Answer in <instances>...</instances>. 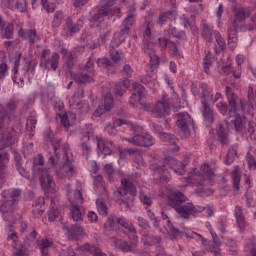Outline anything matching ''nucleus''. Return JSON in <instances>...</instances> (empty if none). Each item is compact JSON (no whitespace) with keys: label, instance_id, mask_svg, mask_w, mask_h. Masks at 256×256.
<instances>
[{"label":"nucleus","instance_id":"obj_33","mask_svg":"<svg viewBox=\"0 0 256 256\" xmlns=\"http://www.w3.org/2000/svg\"><path fill=\"white\" fill-rule=\"evenodd\" d=\"M235 217L238 228L240 231H243V229H245V216H243V208H241V206L235 207Z\"/></svg>","mask_w":256,"mask_h":256},{"label":"nucleus","instance_id":"obj_3","mask_svg":"<svg viewBox=\"0 0 256 256\" xmlns=\"http://www.w3.org/2000/svg\"><path fill=\"white\" fill-rule=\"evenodd\" d=\"M249 17V11L242 8L235 13L234 20L232 21V26L228 28V41L229 43H237V33L241 31V25Z\"/></svg>","mask_w":256,"mask_h":256},{"label":"nucleus","instance_id":"obj_21","mask_svg":"<svg viewBox=\"0 0 256 256\" xmlns=\"http://www.w3.org/2000/svg\"><path fill=\"white\" fill-rule=\"evenodd\" d=\"M15 27L12 23H5L3 17L0 16V31L2 39H13V31Z\"/></svg>","mask_w":256,"mask_h":256},{"label":"nucleus","instance_id":"obj_12","mask_svg":"<svg viewBox=\"0 0 256 256\" xmlns=\"http://www.w3.org/2000/svg\"><path fill=\"white\" fill-rule=\"evenodd\" d=\"M38 175L40 177V184L43 191H45V193H53V191H55V182L53 181L51 174H49V170L45 169Z\"/></svg>","mask_w":256,"mask_h":256},{"label":"nucleus","instance_id":"obj_49","mask_svg":"<svg viewBox=\"0 0 256 256\" xmlns=\"http://www.w3.org/2000/svg\"><path fill=\"white\" fill-rule=\"evenodd\" d=\"M232 181L233 187L236 191H239V185L241 183V173H239V169L235 168L232 173Z\"/></svg>","mask_w":256,"mask_h":256},{"label":"nucleus","instance_id":"obj_8","mask_svg":"<svg viewBox=\"0 0 256 256\" xmlns=\"http://www.w3.org/2000/svg\"><path fill=\"white\" fill-rule=\"evenodd\" d=\"M115 5V0H109L106 2L104 6H101L98 9V12L93 15V21H98L101 23L103 21V17H113V15H119L121 13V9L119 8H111Z\"/></svg>","mask_w":256,"mask_h":256},{"label":"nucleus","instance_id":"obj_4","mask_svg":"<svg viewBox=\"0 0 256 256\" xmlns=\"http://www.w3.org/2000/svg\"><path fill=\"white\" fill-rule=\"evenodd\" d=\"M135 8H130L127 12V17L123 21L124 27L119 31L114 33L112 43L115 47H119L123 41H125V36L129 35V31H131V27H133V23H135Z\"/></svg>","mask_w":256,"mask_h":256},{"label":"nucleus","instance_id":"obj_23","mask_svg":"<svg viewBox=\"0 0 256 256\" xmlns=\"http://www.w3.org/2000/svg\"><path fill=\"white\" fill-rule=\"evenodd\" d=\"M9 163V154L1 153L0 154V189L3 188V181L7 176V164Z\"/></svg>","mask_w":256,"mask_h":256},{"label":"nucleus","instance_id":"obj_28","mask_svg":"<svg viewBox=\"0 0 256 256\" xmlns=\"http://www.w3.org/2000/svg\"><path fill=\"white\" fill-rule=\"evenodd\" d=\"M216 133L221 145H229V134L222 124L217 125Z\"/></svg>","mask_w":256,"mask_h":256},{"label":"nucleus","instance_id":"obj_46","mask_svg":"<svg viewBox=\"0 0 256 256\" xmlns=\"http://www.w3.org/2000/svg\"><path fill=\"white\" fill-rule=\"evenodd\" d=\"M168 32L170 35H173L175 39H178L179 41H187V34H185V31H179L177 28L172 27L169 28Z\"/></svg>","mask_w":256,"mask_h":256},{"label":"nucleus","instance_id":"obj_36","mask_svg":"<svg viewBox=\"0 0 256 256\" xmlns=\"http://www.w3.org/2000/svg\"><path fill=\"white\" fill-rule=\"evenodd\" d=\"M43 165H45V161L43 160V157L41 155H38L37 158L33 161V172L37 173L39 175L47 168H43Z\"/></svg>","mask_w":256,"mask_h":256},{"label":"nucleus","instance_id":"obj_54","mask_svg":"<svg viewBox=\"0 0 256 256\" xmlns=\"http://www.w3.org/2000/svg\"><path fill=\"white\" fill-rule=\"evenodd\" d=\"M211 65H213V61L211 60V52H208L204 57V61H203L204 73L206 74L209 73V67H211Z\"/></svg>","mask_w":256,"mask_h":256},{"label":"nucleus","instance_id":"obj_55","mask_svg":"<svg viewBox=\"0 0 256 256\" xmlns=\"http://www.w3.org/2000/svg\"><path fill=\"white\" fill-rule=\"evenodd\" d=\"M9 117L5 110V105L0 103V125H5V121H9Z\"/></svg>","mask_w":256,"mask_h":256},{"label":"nucleus","instance_id":"obj_52","mask_svg":"<svg viewBox=\"0 0 256 256\" xmlns=\"http://www.w3.org/2000/svg\"><path fill=\"white\" fill-rule=\"evenodd\" d=\"M61 21H63V11L58 10L54 14V19L52 21V27L57 28L61 25Z\"/></svg>","mask_w":256,"mask_h":256},{"label":"nucleus","instance_id":"obj_32","mask_svg":"<svg viewBox=\"0 0 256 256\" xmlns=\"http://www.w3.org/2000/svg\"><path fill=\"white\" fill-rule=\"evenodd\" d=\"M6 113L8 114V117H11L15 111H17V108L19 107V100L12 98L6 102L4 105Z\"/></svg>","mask_w":256,"mask_h":256},{"label":"nucleus","instance_id":"obj_56","mask_svg":"<svg viewBox=\"0 0 256 256\" xmlns=\"http://www.w3.org/2000/svg\"><path fill=\"white\" fill-rule=\"evenodd\" d=\"M236 155H237V150H235V148H230L226 155V160H225L226 165H231Z\"/></svg>","mask_w":256,"mask_h":256},{"label":"nucleus","instance_id":"obj_42","mask_svg":"<svg viewBox=\"0 0 256 256\" xmlns=\"http://www.w3.org/2000/svg\"><path fill=\"white\" fill-rule=\"evenodd\" d=\"M152 171H155L156 173H165L167 171V158H165L164 161H160L158 163H153L151 165Z\"/></svg>","mask_w":256,"mask_h":256},{"label":"nucleus","instance_id":"obj_7","mask_svg":"<svg viewBox=\"0 0 256 256\" xmlns=\"http://www.w3.org/2000/svg\"><path fill=\"white\" fill-rule=\"evenodd\" d=\"M15 200H5L0 206V213L4 221H7L8 227L11 229L17 223V216L13 213L15 211Z\"/></svg>","mask_w":256,"mask_h":256},{"label":"nucleus","instance_id":"obj_26","mask_svg":"<svg viewBox=\"0 0 256 256\" xmlns=\"http://www.w3.org/2000/svg\"><path fill=\"white\" fill-rule=\"evenodd\" d=\"M155 145V138L150 134H138V147H151Z\"/></svg>","mask_w":256,"mask_h":256},{"label":"nucleus","instance_id":"obj_37","mask_svg":"<svg viewBox=\"0 0 256 256\" xmlns=\"http://www.w3.org/2000/svg\"><path fill=\"white\" fill-rule=\"evenodd\" d=\"M37 125V112L32 111L27 118L26 129L27 131H35Z\"/></svg>","mask_w":256,"mask_h":256},{"label":"nucleus","instance_id":"obj_20","mask_svg":"<svg viewBox=\"0 0 256 256\" xmlns=\"http://www.w3.org/2000/svg\"><path fill=\"white\" fill-rule=\"evenodd\" d=\"M133 94L130 97V103H140V101L142 99H145L146 95H145V87L139 83H134L133 84Z\"/></svg>","mask_w":256,"mask_h":256},{"label":"nucleus","instance_id":"obj_43","mask_svg":"<svg viewBox=\"0 0 256 256\" xmlns=\"http://www.w3.org/2000/svg\"><path fill=\"white\" fill-rule=\"evenodd\" d=\"M65 25H66V29L67 31H69L70 35H75V33H79L80 28L77 27L76 24L73 23V19L71 17H68L65 20Z\"/></svg>","mask_w":256,"mask_h":256},{"label":"nucleus","instance_id":"obj_25","mask_svg":"<svg viewBox=\"0 0 256 256\" xmlns=\"http://www.w3.org/2000/svg\"><path fill=\"white\" fill-rule=\"evenodd\" d=\"M202 105V117L208 122L213 123L215 121V114H213V109H211V106H209V103L205 101V99L201 100Z\"/></svg>","mask_w":256,"mask_h":256},{"label":"nucleus","instance_id":"obj_9","mask_svg":"<svg viewBox=\"0 0 256 256\" xmlns=\"http://www.w3.org/2000/svg\"><path fill=\"white\" fill-rule=\"evenodd\" d=\"M133 242L129 244V242L121 239H116L114 238L113 243L117 249H120L122 253H137V245H138V240H137V235L133 234L132 235Z\"/></svg>","mask_w":256,"mask_h":256},{"label":"nucleus","instance_id":"obj_35","mask_svg":"<svg viewBox=\"0 0 256 256\" xmlns=\"http://www.w3.org/2000/svg\"><path fill=\"white\" fill-rule=\"evenodd\" d=\"M97 147H98V155H111V148L105 145V140L103 138H97Z\"/></svg>","mask_w":256,"mask_h":256},{"label":"nucleus","instance_id":"obj_63","mask_svg":"<svg viewBox=\"0 0 256 256\" xmlns=\"http://www.w3.org/2000/svg\"><path fill=\"white\" fill-rule=\"evenodd\" d=\"M246 161L248 163V167H255V169H256L255 156L251 152L247 153Z\"/></svg>","mask_w":256,"mask_h":256},{"label":"nucleus","instance_id":"obj_57","mask_svg":"<svg viewBox=\"0 0 256 256\" xmlns=\"http://www.w3.org/2000/svg\"><path fill=\"white\" fill-rule=\"evenodd\" d=\"M20 11V13H25L27 11V0H16L15 8Z\"/></svg>","mask_w":256,"mask_h":256},{"label":"nucleus","instance_id":"obj_48","mask_svg":"<svg viewBox=\"0 0 256 256\" xmlns=\"http://www.w3.org/2000/svg\"><path fill=\"white\" fill-rule=\"evenodd\" d=\"M215 39L218 45V48L216 49V53H221L227 45L225 44V39L221 36V33L214 31Z\"/></svg>","mask_w":256,"mask_h":256},{"label":"nucleus","instance_id":"obj_27","mask_svg":"<svg viewBox=\"0 0 256 256\" xmlns=\"http://www.w3.org/2000/svg\"><path fill=\"white\" fill-rule=\"evenodd\" d=\"M77 189L74 192V196L73 197H68V201L70 202L71 206L73 205H83V194L81 193V190H79V188H81V182H77Z\"/></svg>","mask_w":256,"mask_h":256},{"label":"nucleus","instance_id":"obj_40","mask_svg":"<svg viewBox=\"0 0 256 256\" xmlns=\"http://www.w3.org/2000/svg\"><path fill=\"white\" fill-rule=\"evenodd\" d=\"M73 79L78 85H85V83H91L93 81V77L89 74H75Z\"/></svg>","mask_w":256,"mask_h":256},{"label":"nucleus","instance_id":"obj_41","mask_svg":"<svg viewBox=\"0 0 256 256\" xmlns=\"http://www.w3.org/2000/svg\"><path fill=\"white\" fill-rule=\"evenodd\" d=\"M227 99L230 107H232L229 109V115L237 113V100L239 99V96H237V94H231V96H228Z\"/></svg>","mask_w":256,"mask_h":256},{"label":"nucleus","instance_id":"obj_53","mask_svg":"<svg viewBox=\"0 0 256 256\" xmlns=\"http://www.w3.org/2000/svg\"><path fill=\"white\" fill-rule=\"evenodd\" d=\"M16 169H17L19 175H21V177H24V179H31V175L25 169V167H23L21 162H19V161L16 162Z\"/></svg>","mask_w":256,"mask_h":256},{"label":"nucleus","instance_id":"obj_10","mask_svg":"<svg viewBox=\"0 0 256 256\" xmlns=\"http://www.w3.org/2000/svg\"><path fill=\"white\" fill-rule=\"evenodd\" d=\"M176 125L180 131L185 135H189V127H193V118L187 112H180L176 114Z\"/></svg>","mask_w":256,"mask_h":256},{"label":"nucleus","instance_id":"obj_45","mask_svg":"<svg viewBox=\"0 0 256 256\" xmlns=\"http://www.w3.org/2000/svg\"><path fill=\"white\" fill-rule=\"evenodd\" d=\"M96 205L98 213L100 215H103V217H107L109 215V208L107 207V204H105V201H103V199L96 200Z\"/></svg>","mask_w":256,"mask_h":256},{"label":"nucleus","instance_id":"obj_16","mask_svg":"<svg viewBox=\"0 0 256 256\" xmlns=\"http://www.w3.org/2000/svg\"><path fill=\"white\" fill-rule=\"evenodd\" d=\"M80 223L81 222H76L75 224H72L70 229L69 226L65 223L62 224V229L67 232L68 238L72 241L77 240L78 237H81V235H83V226H81Z\"/></svg>","mask_w":256,"mask_h":256},{"label":"nucleus","instance_id":"obj_58","mask_svg":"<svg viewBox=\"0 0 256 256\" xmlns=\"http://www.w3.org/2000/svg\"><path fill=\"white\" fill-rule=\"evenodd\" d=\"M240 107H241L243 113H250L251 111H253L252 101H249V100L247 103H245L243 100H241Z\"/></svg>","mask_w":256,"mask_h":256},{"label":"nucleus","instance_id":"obj_19","mask_svg":"<svg viewBox=\"0 0 256 256\" xmlns=\"http://www.w3.org/2000/svg\"><path fill=\"white\" fill-rule=\"evenodd\" d=\"M167 227L169 229L168 237L171 241H177V239H181L183 235L188 239H193V236H189V234H187L186 232H181L179 229L175 228L173 223H171V221L169 220H168Z\"/></svg>","mask_w":256,"mask_h":256},{"label":"nucleus","instance_id":"obj_2","mask_svg":"<svg viewBox=\"0 0 256 256\" xmlns=\"http://www.w3.org/2000/svg\"><path fill=\"white\" fill-rule=\"evenodd\" d=\"M115 193L119 196L121 203L129 209V206L135 201V197H137V188L131 180L123 178L121 180V186Z\"/></svg>","mask_w":256,"mask_h":256},{"label":"nucleus","instance_id":"obj_14","mask_svg":"<svg viewBox=\"0 0 256 256\" xmlns=\"http://www.w3.org/2000/svg\"><path fill=\"white\" fill-rule=\"evenodd\" d=\"M49 55H51V50L44 49L41 55V59L44 61L45 69L51 65V69H53V71H57V68L59 67V54L54 52L51 56V59H47Z\"/></svg>","mask_w":256,"mask_h":256},{"label":"nucleus","instance_id":"obj_61","mask_svg":"<svg viewBox=\"0 0 256 256\" xmlns=\"http://www.w3.org/2000/svg\"><path fill=\"white\" fill-rule=\"evenodd\" d=\"M117 221L113 218H108L107 222L104 225V229L106 231H113V229H117Z\"/></svg>","mask_w":256,"mask_h":256},{"label":"nucleus","instance_id":"obj_31","mask_svg":"<svg viewBox=\"0 0 256 256\" xmlns=\"http://www.w3.org/2000/svg\"><path fill=\"white\" fill-rule=\"evenodd\" d=\"M64 162L61 168V173L69 174V173H75V169L73 168V161L69 159V156L67 155V152H64L63 156Z\"/></svg>","mask_w":256,"mask_h":256},{"label":"nucleus","instance_id":"obj_1","mask_svg":"<svg viewBox=\"0 0 256 256\" xmlns=\"http://www.w3.org/2000/svg\"><path fill=\"white\" fill-rule=\"evenodd\" d=\"M188 200L187 196L181 191H174L168 197V205L175 209L176 213L183 219H189L191 215L192 217H196L198 213H203V211H205V207L194 206L193 202L183 204Z\"/></svg>","mask_w":256,"mask_h":256},{"label":"nucleus","instance_id":"obj_11","mask_svg":"<svg viewBox=\"0 0 256 256\" xmlns=\"http://www.w3.org/2000/svg\"><path fill=\"white\" fill-rule=\"evenodd\" d=\"M35 239H37V231L33 230L24 240V246H19L14 248V256H27L29 255L26 247H33L35 244Z\"/></svg>","mask_w":256,"mask_h":256},{"label":"nucleus","instance_id":"obj_62","mask_svg":"<svg viewBox=\"0 0 256 256\" xmlns=\"http://www.w3.org/2000/svg\"><path fill=\"white\" fill-rule=\"evenodd\" d=\"M145 27H146V29H145L144 35H146V37L151 38V29H153V27H155V24L151 20H146Z\"/></svg>","mask_w":256,"mask_h":256},{"label":"nucleus","instance_id":"obj_59","mask_svg":"<svg viewBox=\"0 0 256 256\" xmlns=\"http://www.w3.org/2000/svg\"><path fill=\"white\" fill-rule=\"evenodd\" d=\"M15 3H17V0H2L1 7L2 9H11L13 11L15 9Z\"/></svg>","mask_w":256,"mask_h":256},{"label":"nucleus","instance_id":"obj_5","mask_svg":"<svg viewBox=\"0 0 256 256\" xmlns=\"http://www.w3.org/2000/svg\"><path fill=\"white\" fill-rule=\"evenodd\" d=\"M169 113H171V107L169 106V100H167L165 96H163L151 110V115H153V117L156 119H164V125L166 127L169 126V120L166 119Z\"/></svg>","mask_w":256,"mask_h":256},{"label":"nucleus","instance_id":"obj_44","mask_svg":"<svg viewBox=\"0 0 256 256\" xmlns=\"http://www.w3.org/2000/svg\"><path fill=\"white\" fill-rule=\"evenodd\" d=\"M175 17H177V11L175 10L160 14L158 18V25H163V23H165L167 19H175Z\"/></svg>","mask_w":256,"mask_h":256},{"label":"nucleus","instance_id":"obj_64","mask_svg":"<svg viewBox=\"0 0 256 256\" xmlns=\"http://www.w3.org/2000/svg\"><path fill=\"white\" fill-rule=\"evenodd\" d=\"M59 256H75V251L71 247L64 248L60 251Z\"/></svg>","mask_w":256,"mask_h":256},{"label":"nucleus","instance_id":"obj_17","mask_svg":"<svg viewBox=\"0 0 256 256\" xmlns=\"http://www.w3.org/2000/svg\"><path fill=\"white\" fill-rule=\"evenodd\" d=\"M19 37H22L25 41H28L30 45H35L37 41L41 40L38 36L37 30L35 29H23L21 28L18 32Z\"/></svg>","mask_w":256,"mask_h":256},{"label":"nucleus","instance_id":"obj_13","mask_svg":"<svg viewBox=\"0 0 256 256\" xmlns=\"http://www.w3.org/2000/svg\"><path fill=\"white\" fill-rule=\"evenodd\" d=\"M44 141L46 143H51L54 149V156H50L48 159V163L50 165H57L59 163V153H57V150L59 149V140L53 137V131H49L48 134L44 135Z\"/></svg>","mask_w":256,"mask_h":256},{"label":"nucleus","instance_id":"obj_39","mask_svg":"<svg viewBox=\"0 0 256 256\" xmlns=\"http://www.w3.org/2000/svg\"><path fill=\"white\" fill-rule=\"evenodd\" d=\"M235 117L234 120H231V122L234 125V129L235 131H237L238 133L243 131V129H245V123L243 122V119L241 118V115L237 114V112L232 113Z\"/></svg>","mask_w":256,"mask_h":256},{"label":"nucleus","instance_id":"obj_51","mask_svg":"<svg viewBox=\"0 0 256 256\" xmlns=\"http://www.w3.org/2000/svg\"><path fill=\"white\" fill-rule=\"evenodd\" d=\"M117 224L121 225V227H124V229H128L130 233H135V227L131 226V222H129L125 218H117Z\"/></svg>","mask_w":256,"mask_h":256},{"label":"nucleus","instance_id":"obj_50","mask_svg":"<svg viewBox=\"0 0 256 256\" xmlns=\"http://www.w3.org/2000/svg\"><path fill=\"white\" fill-rule=\"evenodd\" d=\"M226 245L231 255H237V253H239V245H237L235 240L228 239Z\"/></svg>","mask_w":256,"mask_h":256},{"label":"nucleus","instance_id":"obj_29","mask_svg":"<svg viewBox=\"0 0 256 256\" xmlns=\"http://www.w3.org/2000/svg\"><path fill=\"white\" fill-rule=\"evenodd\" d=\"M160 139L161 141H166V143H170V145H173L172 151H179V147L177 145V143H179V139H177L174 134L164 132L160 136Z\"/></svg>","mask_w":256,"mask_h":256},{"label":"nucleus","instance_id":"obj_6","mask_svg":"<svg viewBox=\"0 0 256 256\" xmlns=\"http://www.w3.org/2000/svg\"><path fill=\"white\" fill-rule=\"evenodd\" d=\"M201 171L205 173L208 180L205 178V175L199 173L197 169H194V174L190 179H195L197 177L198 185H200V187H207V185H211V183L215 181V170H213L209 164H204L201 166Z\"/></svg>","mask_w":256,"mask_h":256},{"label":"nucleus","instance_id":"obj_24","mask_svg":"<svg viewBox=\"0 0 256 256\" xmlns=\"http://www.w3.org/2000/svg\"><path fill=\"white\" fill-rule=\"evenodd\" d=\"M91 135H93V131L91 130L82 133V142L80 144V147L82 149L85 159H89V153H91V147L87 145L89 139H91Z\"/></svg>","mask_w":256,"mask_h":256},{"label":"nucleus","instance_id":"obj_15","mask_svg":"<svg viewBox=\"0 0 256 256\" xmlns=\"http://www.w3.org/2000/svg\"><path fill=\"white\" fill-rule=\"evenodd\" d=\"M0 135V151H3V149H7V147H11V145L15 144L13 135L11 132H7V127L5 125H0Z\"/></svg>","mask_w":256,"mask_h":256},{"label":"nucleus","instance_id":"obj_38","mask_svg":"<svg viewBox=\"0 0 256 256\" xmlns=\"http://www.w3.org/2000/svg\"><path fill=\"white\" fill-rule=\"evenodd\" d=\"M71 217L75 223H83V214L77 205L71 206Z\"/></svg>","mask_w":256,"mask_h":256},{"label":"nucleus","instance_id":"obj_18","mask_svg":"<svg viewBox=\"0 0 256 256\" xmlns=\"http://www.w3.org/2000/svg\"><path fill=\"white\" fill-rule=\"evenodd\" d=\"M166 165L170 169H173L178 175H185V167L187 164L177 161V159L168 156L166 157Z\"/></svg>","mask_w":256,"mask_h":256},{"label":"nucleus","instance_id":"obj_34","mask_svg":"<svg viewBox=\"0 0 256 256\" xmlns=\"http://www.w3.org/2000/svg\"><path fill=\"white\" fill-rule=\"evenodd\" d=\"M137 220H138V225L141 228L140 229L141 235L143 237H149V229H151V226H149V222L141 216H139Z\"/></svg>","mask_w":256,"mask_h":256},{"label":"nucleus","instance_id":"obj_22","mask_svg":"<svg viewBox=\"0 0 256 256\" xmlns=\"http://www.w3.org/2000/svg\"><path fill=\"white\" fill-rule=\"evenodd\" d=\"M129 87H131V82L129 79L124 78L115 84L114 94L117 95V97H123Z\"/></svg>","mask_w":256,"mask_h":256},{"label":"nucleus","instance_id":"obj_60","mask_svg":"<svg viewBox=\"0 0 256 256\" xmlns=\"http://www.w3.org/2000/svg\"><path fill=\"white\" fill-rule=\"evenodd\" d=\"M104 109L105 111H111L113 109V98L110 94H107L104 98Z\"/></svg>","mask_w":256,"mask_h":256},{"label":"nucleus","instance_id":"obj_47","mask_svg":"<svg viewBox=\"0 0 256 256\" xmlns=\"http://www.w3.org/2000/svg\"><path fill=\"white\" fill-rule=\"evenodd\" d=\"M52 242L46 240H42L40 244H38L39 249L41 251V256H49V249H51Z\"/></svg>","mask_w":256,"mask_h":256},{"label":"nucleus","instance_id":"obj_30","mask_svg":"<svg viewBox=\"0 0 256 256\" xmlns=\"http://www.w3.org/2000/svg\"><path fill=\"white\" fill-rule=\"evenodd\" d=\"M201 33L203 39L207 43H213V27L209 26L206 22L202 24Z\"/></svg>","mask_w":256,"mask_h":256}]
</instances>
